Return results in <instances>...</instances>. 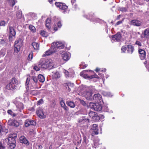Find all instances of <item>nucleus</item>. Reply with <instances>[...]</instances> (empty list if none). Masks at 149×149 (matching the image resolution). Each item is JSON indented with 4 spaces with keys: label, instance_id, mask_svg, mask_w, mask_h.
I'll return each instance as SVG.
<instances>
[{
    "label": "nucleus",
    "instance_id": "nucleus-62",
    "mask_svg": "<svg viewBox=\"0 0 149 149\" xmlns=\"http://www.w3.org/2000/svg\"><path fill=\"white\" fill-rule=\"evenodd\" d=\"M5 147L2 146V145L1 142H0V149H4Z\"/></svg>",
    "mask_w": 149,
    "mask_h": 149
},
{
    "label": "nucleus",
    "instance_id": "nucleus-20",
    "mask_svg": "<svg viewBox=\"0 0 149 149\" xmlns=\"http://www.w3.org/2000/svg\"><path fill=\"white\" fill-rule=\"evenodd\" d=\"M16 107L17 110L20 112H21L22 110H23L24 108L23 103L21 102H19L16 105Z\"/></svg>",
    "mask_w": 149,
    "mask_h": 149
},
{
    "label": "nucleus",
    "instance_id": "nucleus-5",
    "mask_svg": "<svg viewBox=\"0 0 149 149\" xmlns=\"http://www.w3.org/2000/svg\"><path fill=\"white\" fill-rule=\"evenodd\" d=\"M55 4L57 7L62 10H66L68 8V6L64 3L56 2Z\"/></svg>",
    "mask_w": 149,
    "mask_h": 149
},
{
    "label": "nucleus",
    "instance_id": "nucleus-25",
    "mask_svg": "<svg viewBox=\"0 0 149 149\" xmlns=\"http://www.w3.org/2000/svg\"><path fill=\"white\" fill-rule=\"evenodd\" d=\"M6 88L8 90H12L13 89H16V88L14 86H13V85H12V83L10 82L6 86Z\"/></svg>",
    "mask_w": 149,
    "mask_h": 149
},
{
    "label": "nucleus",
    "instance_id": "nucleus-27",
    "mask_svg": "<svg viewBox=\"0 0 149 149\" xmlns=\"http://www.w3.org/2000/svg\"><path fill=\"white\" fill-rule=\"evenodd\" d=\"M52 74L53 77L55 78H58L60 77V75L59 73L57 71H55L54 72H52Z\"/></svg>",
    "mask_w": 149,
    "mask_h": 149
},
{
    "label": "nucleus",
    "instance_id": "nucleus-45",
    "mask_svg": "<svg viewBox=\"0 0 149 149\" xmlns=\"http://www.w3.org/2000/svg\"><path fill=\"white\" fill-rule=\"evenodd\" d=\"M79 100L81 104H82L84 106H85L86 105V103L83 100H81V99H79Z\"/></svg>",
    "mask_w": 149,
    "mask_h": 149
},
{
    "label": "nucleus",
    "instance_id": "nucleus-19",
    "mask_svg": "<svg viewBox=\"0 0 149 149\" xmlns=\"http://www.w3.org/2000/svg\"><path fill=\"white\" fill-rule=\"evenodd\" d=\"M92 94L93 93L91 92H87L86 93L85 96L87 100H91L93 99Z\"/></svg>",
    "mask_w": 149,
    "mask_h": 149
},
{
    "label": "nucleus",
    "instance_id": "nucleus-40",
    "mask_svg": "<svg viewBox=\"0 0 149 149\" xmlns=\"http://www.w3.org/2000/svg\"><path fill=\"white\" fill-rule=\"evenodd\" d=\"M31 79H32L34 82L36 84L38 82V79L37 77L34 76H32L31 77Z\"/></svg>",
    "mask_w": 149,
    "mask_h": 149
},
{
    "label": "nucleus",
    "instance_id": "nucleus-15",
    "mask_svg": "<svg viewBox=\"0 0 149 149\" xmlns=\"http://www.w3.org/2000/svg\"><path fill=\"white\" fill-rule=\"evenodd\" d=\"M121 38V35L119 33H118L116 35L113 36L112 37V40L116 41H119Z\"/></svg>",
    "mask_w": 149,
    "mask_h": 149
},
{
    "label": "nucleus",
    "instance_id": "nucleus-8",
    "mask_svg": "<svg viewBox=\"0 0 149 149\" xmlns=\"http://www.w3.org/2000/svg\"><path fill=\"white\" fill-rule=\"evenodd\" d=\"M8 124L9 125L17 127L19 125V123L17 120H14L10 119L8 120Z\"/></svg>",
    "mask_w": 149,
    "mask_h": 149
},
{
    "label": "nucleus",
    "instance_id": "nucleus-48",
    "mask_svg": "<svg viewBox=\"0 0 149 149\" xmlns=\"http://www.w3.org/2000/svg\"><path fill=\"white\" fill-rule=\"evenodd\" d=\"M83 140L86 144H87V143H88V140L86 136H85L83 138Z\"/></svg>",
    "mask_w": 149,
    "mask_h": 149
},
{
    "label": "nucleus",
    "instance_id": "nucleus-12",
    "mask_svg": "<svg viewBox=\"0 0 149 149\" xmlns=\"http://www.w3.org/2000/svg\"><path fill=\"white\" fill-rule=\"evenodd\" d=\"M37 115L41 118H44L45 117L43 112L42 109L41 108H38L36 111Z\"/></svg>",
    "mask_w": 149,
    "mask_h": 149
},
{
    "label": "nucleus",
    "instance_id": "nucleus-30",
    "mask_svg": "<svg viewBox=\"0 0 149 149\" xmlns=\"http://www.w3.org/2000/svg\"><path fill=\"white\" fill-rule=\"evenodd\" d=\"M67 105L71 108H74L75 107V104L74 103L71 101H68L66 102Z\"/></svg>",
    "mask_w": 149,
    "mask_h": 149
},
{
    "label": "nucleus",
    "instance_id": "nucleus-61",
    "mask_svg": "<svg viewBox=\"0 0 149 149\" xmlns=\"http://www.w3.org/2000/svg\"><path fill=\"white\" fill-rule=\"evenodd\" d=\"M62 24L60 22H59L57 23V26L59 28H60L62 26Z\"/></svg>",
    "mask_w": 149,
    "mask_h": 149
},
{
    "label": "nucleus",
    "instance_id": "nucleus-44",
    "mask_svg": "<svg viewBox=\"0 0 149 149\" xmlns=\"http://www.w3.org/2000/svg\"><path fill=\"white\" fill-rule=\"evenodd\" d=\"M64 72L65 74L66 77H69V72L66 70H64Z\"/></svg>",
    "mask_w": 149,
    "mask_h": 149
},
{
    "label": "nucleus",
    "instance_id": "nucleus-52",
    "mask_svg": "<svg viewBox=\"0 0 149 149\" xmlns=\"http://www.w3.org/2000/svg\"><path fill=\"white\" fill-rule=\"evenodd\" d=\"M4 127H2V126L0 125V134L2 132L4 131Z\"/></svg>",
    "mask_w": 149,
    "mask_h": 149
},
{
    "label": "nucleus",
    "instance_id": "nucleus-13",
    "mask_svg": "<svg viewBox=\"0 0 149 149\" xmlns=\"http://www.w3.org/2000/svg\"><path fill=\"white\" fill-rule=\"evenodd\" d=\"M141 24V22L140 20L137 19H133L131 20L130 23V24L131 25L137 26H140Z\"/></svg>",
    "mask_w": 149,
    "mask_h": 149
},
{
    "label": "nucleus",
    "instance_id": "nucleus-47",
    "mask_svg": "<svg viewBox=\"0 0 149 149\" xmlns=\"http://www.w3.org/2000/svg\"><path fill=\"white\" fill-rule=\"evenodd\" d=\"M120 10L123 12H125L127 11V9L125 7H122L120 8Z\"/></svg>",
    "mask_w": 149,
    "mask_h": 149
},
{
    "label": "nucleus",
    "instance_id": "nucleus-60",
    "mask_svg": "<svg viewBox=\"0 0 149 149\" xmlns=\"http://www.w3.org/2000/svg\"><path fill=\"white\" fill-rule=\"evenodd\" d=\"M123 21H120L118 22L115 24V26H116L118 25H119L122 23Z\"/></svg>",
    "mask_w": 149,
    "mask_h": 149
},
{
    "label": "nucleus",
    "instance_id": "nucleus-46",
    "mask_svg": "<svg viewBox=\"0 0 149 149\" xmlns=\"http://www.w3.org/2000/svg\"><path fill=\"white\" fill-rule=\"evenodd\" d=\"M87 66V64H84L83 65V64H81L80 65V68L81 69H83L86 68Z\"/></svg>",
    "mask_w": 149,
    "mask_h": 149
},
{
    "label": "nucleus",
    "instance_id": "nucleus-63",
    "mask_svg": "<svg viewBox=\"0 0 149 149\" xmlns=\"http://www.w3.org/2000/svg\"><path fill=\"white\" fill-rule=\"evenodd\" d=\"M62 107L66 111H68L69 109L68 107L66 105L64 106V107Z\"/></svg>",
    "mask_w": 149,
    "mask_h": 149
},
{
    "label": "nucleus",
    "instance_id": "nucleus-31",
    "mask_svg": "<svg viewBox=\"0 0 149 149\" xmlns=\"http://www.w3.org/2000/svg\"><path fill=\"white\" fill-rule=\"evenodd\" d=\"M51 19L49 18H47L46 20V26L48 29L50 28Z\"/></svg>",
    "mask_w": 149,
    "mask_h": 149
},
{
    "label": "nucleus",
    "instance_id": "nucleus-28",
    "mask_svg": "<svg viewBox=\"0 0 149 149\" xmlns=\"http://www.w3.org/2000/svg\"><path fill=\"white\" fill-rule=\"evenodd\" d=\"M32 45L33 46L34 49L38 50L39 49V45L38 43L36 42H33L32 44Z\"/></svg>",
    "mask_w": 149,
    "mask_h": 149
},
{
    "label": "nucleus",
    "instance_id": "nucleus-55",
    "mask_svg": "<svg viewBox=\"0 0 149 149\" xmlns=\"http://www.w3.org/2000/svg\"><path fill=\"white\" fill-rule=\"evenodd\" d=\"M56 104L55 102V101H52L51 104V106L52 107H54Z\"/></svg>",
    "mask_w": 149,
    "mask_h": 149
},
{
    "label": "nucleus",
    "instance_id": "nucleus-14",
    "mask_svg": "<svg viewBox=\"0 0 149 149\" xmlns=\"http://www.w3.org/2000/svg\"><path fill=\"white\" fill-rule=\"evenodd\" d=\"M63 86L68 92H70L71 91V88L73 87L74 84L72 83L68 82L64 84Z\"/></svg>",
    "mask_w": 149,
    "mask_h": 149
},
{
    "label": "nucleus",
    "instance_id": "nucleus-21",
    "mask_svg": "<svg viewBox=\"0 0 149 149\" xmlns=\"http://www.w3.org/2000/svg\"><path fill=\"white\" fill-rule=\"evenodd\" d=\"M101 96L99 94H94L93 99L95 102H98L101 99Z\"/></svg>",
    "mask_w": 149,
    "mask_h": 149
},
{
    "label": "nucleus",
    "instance_id": "nucleus-1",
    "mask_svg": "<svg viewBox=\"0 0 149 149\" xmlns=\"http://www.w3.org/2000/svg\"><path fill=\"white\" fill-rule=\"evenodd\" d=\"M54 65L53 61L51 59L41 60L38 64L39 67L43 69H51L53 68Z\"/></svg>",
    "mask_w": 149,
    "mask_h": 149
},
{
    "label": "nucleus",
    "instance_id": "nucleus-59",
    "mask_svg": "<svg viewBox=\"0 0 149 149\" xmlns=\"http://www.w3.org/2000/svg\"><path fill=\"white\" fill-rule=\"evenodd\" d=\"M136 44L138 45L139 46H141L142 45L141 43L138 41H136Z\"/></svg>",
    "mask_w": 149,
    "mask_h": 149
},
{
    "label": "nucleus",
    "instance_id": "nucleus-32",
    "mask_svg": "<svg viewBox=\"0 0 149 149\" xmlns=\"http://www.w3.org/2000/svg\"><path fill=\"white\" fill-rule=\"evenodd\" d=\"M8 149H13L16 146L15 143H8Z\"/></svg>",
    "mask_w": 149,
    "mask_h": 149
},
{
    "label": "nucleus",
    "instance_id": "nucleus-43",
    "mask_svg": "<svg viewBox=\"0 0 149 149\" xmlns=\"http://www.w3.org/2000/svg\"><path fill=\"white\" fill-rule=\"evenodd\" d=\"M9 3L10 5L13 6L15 4V3L14 0H8Z\"/></svg>",
    "mask_w": 149,
    "mask_h": 149
},
{
    "label": "nucleus",
    "instance_id": "nucleus-50",
    "mask_svg": "<svg viewBox=\"0 0 149 149\" xmlns=\"http://www.w3.org/2000/svg\"><path fill=\"white\" fill-rule=\"evenodd\" d=\"M7 42V40L4 39H1V40L0 43L2 44H3L6 43Z\"/></svg>",
    "mask_w": 149,
    "mask_h": 149
},
{
    "label": "nucleus",
    "instance_id": "nucleus-23",
    "mask_svg": "<svg viewBox=\"0 0 149 149\" xmlns=\"http://www.w3.org/2000/svg\"><path fill=\"white\" fill-rule=\"evenodd\" d=\"M22 41L21 39H19L17 40H16L14 43V46L17 45V46L21 47L22 45Z\"/></svg>",
    "mask_w": 149,
    "mask_h": 149
},
{
    "label": "nucleus",
    "instance_id": "nucleus-6",
    "mask_svg": "<svg viewBox=\"0 0 149 149\" xmlns=\"http://www.w3.org/2000/svg\"><path fill=\"white\" fill-rule=\"evenodd\" d=\"M10 33L9 34V40L10 41H12V36H14L16 35V32L15 31L14 28L13 27L10 26L9 27Z\"/></svg>",
    "mask_w": 149,
    "mask_h": 149
},
{
    "label": "nucleus",
    "instance_id": "nucleus-10",
    "mask_svg": "<svg viewBox=\"0 0 149 149\" xmlns=\"http://www.w3.org/2000/svg\"><path fill=\"white\" fill-rule=\"evenodd\" d=\"M88 70L83 71L80 73V75L81 76L83 77L85 79H91L93 77H97L98 76L97 75H95V76L94 75L93 76H91V77L89 76H88L86 74V72H88Z\"/></svg>",
    "mask_w": 149,
    "mask_h": 149
},
{
    "label": "nucleus",
    "instance_id": "nucleus-49",
    "mask_svg": "<svg viewBox=\"0 0 149 149\" xmlns=\"http://www.w3.org/2000/svg\"><path fill=\"white\" fill-rule=\"evenodd\" d=\"M43 101L42 99H41L37 102V104L38 105H40L43 103Z\"/></svg>",
    "mask_w": 149,
    "mask_h": 149
},
{
    "label": "nucleus",
    "instance_id": "nucleus-3",
    "mask_svg": "<svg viewBox=\"0 0 149 149\" xmlns=\"http://www.w3.org/2000/svg\"><path fill=\"white\" fill-rule=\"evenodd\" d=\"M52 47L56 52L59 49H63L64 47V44L61 41L54 42L52 43Z\"/></svg>",
    "mask_w": 149,
    "mask_h": 149
},
{
    "label": "nucleus",
    "instance_id": "nucleus-24",
    "mask_svg": "<svg viewBox=\"0 0 149 149\" xmlns=\"http://www.w3.org/2000/svg\"><path fill=\"white\" fill-rule=\"evenodd\" d=\"M17 80L15 78H13L11 80L10 82L12 83V85L14 86L15 87L17 88Z\"/></svg>",
    "mask_w": 149,
    "mask_h": 149
},
{
    "label": "nucleus",
    "instance_id": "nucleus-58",
    "mask_svg": "<svg viewBox=\"0 0 149 149\" xmlns=\"http://www.w3.org/2000/svg\"><path fill=\"white\" fill-rule=\"evenodd\" d=\"M30 81V78H29L27 77L26 79V85H28L29 84Z\"/></svg>",
    "mask_w": 149,
    "mask_h": 149
},
{
    "label": "nucleus",
    "instance_id": "nucleus-41",
    "mask_svg": "<svg viewBox=\"0 0 149 149\" xmlns=\"http://www.w3.org/2000/svg\"><path fill=\"white\" fill-rule=\"evenodd\" d=\"M71 3L72 5L74 6V7L76 8L77 6V5L76 3V1L75 0H71Z\"/></svg>",
    "mask_w": 149,
    "mask_h": 149
},
{
    "label": "nucleus",
    "instance_id": "nucleus-22",
    "mask_svg": "<svg viewBox=\"0 0 149 149\" xmlns=\"http://www.w3.org/2000/svg\"><path fill=\"white\" fill-rule=\"evenodd\" d=\"M142 35L143 36V38L149 39V28L146 29Z\"/></svg>",
    "mask_w": 149,
    "mask_h": 149
},
{
    "label": "nucleus",
    "instance_id": "nucleus-4",
    "mask_svg": "<svg viewBox=\"0 0 149 149\" xmlns=\"http://www.w3.org/2000/svg\"><path fill=\"white\" fill-rule=\"evenodd\" d=\"M89 106L91 109H93L95 110L100 111L102 109V106L100 104L98 103H97L95 104L90 102L89 103Z\"/></svg>",
    "mask_w": 149,
    "mask_h": 149
},
{
    "label": "nucleus",
    "instance_id": "nucleus-11",
    "mask_svg": "<svg viewBox=\"0 0 149 149\" xmlns=\"http://www.w3.org/2000/svg\"><path fill=\"white\" fill-rule=\"evenodd\" d=\"M60 53L61 54V56L62 58L64 61H67L70 58V56L69 54L66 52L61 51H60Z\"/></svg>",
    "mask_w": 149,
    "mask_h": 149
},
{
    "label": "nucleus",
    "instance_id": "nucleus-35",
    "mask_svg": "<svg viewBox=\"0 0 149 149\" xmlns=\"http://www.w3.org/2000/svg\"><path fill=\"white\" fill-rule=\"evenodd\" d=\"M40 34L42 36L44 37H47L48 36V33L44 30L41 31Z\"/></svg>",
    "mask_w": 149,
    "mask_h": 149
},
{
    "label": "nucleus",
    "instance_id": "nucleus-2",
    "mask_svg": "<svg viewBox=\"0 0 149 149\" xmlns=\"http://www.w3.org/2000/svg\"><path fill=\"white\" fill-rule=\"evenodd\" d=\"M17 137V134L16 133L13 134L9 135L8 138H6L4 141V143L8 144V143H15V139Z\"/></svg>",
    "mask_w": 149,
    "mask_h": 149
},
{
    "label": "nucleus",
    "instance_id": "nucleus-34",
    "mask_svg": "<svg viewBox=\"0 0 149 149\" xmlns=\"http://www.w3.org/2000/svg\"><path fill=\"white\" fill-rule=\"evenodd\" d=\"M29 28L31 31L33 33H35L36 31L35 27L31 25H30L29 26Z\"/></svg>",
    "mask_w": 149,
    "mask_h": 149
},
{
    "label": "nucleus",
    "instance_id": "nucleus-42",
    "mask_svg": "<svg viewBox=\"0 0 149 149\" xmlns=\"http://www.w3.org/2000/svg\"><path fill=\"white\" fill-rule=\"evenodd\" d=\"M89 120L87 118H84L82 119H81L80 120V122L84 123V122H88Z\"/></svg>",
    "mask_w": 149,
    "mask_h": 149
},
{
    "label": "nucleus",
    "instance_id": "nucleus-29",
    "mask_svg": "<svg viewBox=\"0 0 149 149\" xmlns=\"http://www.w3.org/2000/svg\"><path fill=\"white\" fill-rule=\"evenodd\" d=\"M21 48V47H18L17 45L14 46V54L15 55H16L17 53L19 51Z\"/></svg>",
    "mask_w": 149,
    "mask_h": 149
},
{
    "label": "nucleus",
    "instance_id": "nucleus-18",
    "mask_svg": "<svg viewBox=\"0 0 149 149\" xmlns=\"http://www.w3.org/2000/svg\"><path fill=\"white\" fill-rule=\"evenodd\" d=\"M53 47H52L49 50L46 51L45 52V54L42 55V57L46 56L52 54L53 53L55 52L53 48Z\"/></svg>",
    "mask_w": 149,
    "mask_h": 149
},
{
    "label": "nucleus",
    "instance_id": "nucleus-64",
    "mask_svg": "<svg viewBox=\"0 0 149 149\" xmlns=\"http://www.w3.org/2000/svg\"><path fill=\"white\" fill-rule=\"evenodd\" d=\"M7 112L8 113L11 115H13V112L12 111L10 110H8Z\"/></svg>",
    "mask_w": 149,
    "mask_h": 149
},
{
    "label": "nucleus",
    "instance_id": "nucleus-39",
    "mask_svg": "<svg viewBox=\"0 0 149 149\" xmlns=\"http://www.w3.org/2000/svg\"><path fill=\"white\" fill-rule=\"evenodd\" d=\"M33 57V53L32 52H31L29 54L28 57V60L29 61H31Z\"/></svg>",
    "mask_w": 149,
    "mask_h": 149
},
{
    "label": "nucleus",
    "instance_id": "nucleus-37",
    "mask_svg": "<svg viewBox=\"0 0 149 149\" xmlns=\"http://www.w3.org/2000/svg\"><path fill=\"white\" fill-rule=\"evenodd\" d=\"M16 17L17 19H19L22 17V12L21 11H18L16 14Z\"/></svg>",
    "mask_w": 149,
    "mask_h": 149
},
{
    "label": "nucleus",
    "instance_id": "nucleus-16",
    "mask_svg": "<svg viewBox=\"0 0 149 149\" xmlns=\"http://www.w3.org/2000/svg\"><path fill=\"white\" fill-rule=\"evenodd\" d=\"M19 141L20 143H24L26 145L29 144V143L28 140L24 136H21L19 138Z\"/></svg>",
    "mask_w": 149,
    "mask_h": 149
},
{
    "label": "nucleus",
    "instance_id": "nucleus-54",
    "mask_svg": "<svg viewBox=\"0 0 149 149\" xmlns=\"http://www.w3.org/2000/svg\"><path fill=\"white\" fill-rule=\"evenodd\" d=\"M6 24V22L4 21H1L0 23V26H5Z\"/></svg>",
    "mask_w": 149,
    "mask_h": 149
},
{
    "label": "nucleus",
    "instance_id": "nucleus-56",
    "mask_svg": "<svg viewBox=\"0 0 149 149\" xmlns=\"http://www.w3.org/2000/svg\"><path fill=\"white\" fill-rule=\"evenodd\" d=\"M40 68H41V67H39L38 66H35L33 68V69L36 70L38 71H39L40 70Z\"/></svg>",
    "mask_w": 149,
    "mask_h": 149
},
{
    "label": "nucleus",
    "instance_id": "nucleus-7",
    "mask_svg": "<svg viewBox=\"0 0 149 149\" xmlns=\"http://www.w3.org/2000/svg\"><path fill=\"white\" fill-rule=\"evenodd\" d=\"M92 135L94 136L98 134V125L96 124H93L92 125Z\"/></svg>",
    "mask_w": 149,
    "mask_h": 149
},
{
    "label": "nucleus",
    "instance_id": "nucleus-51",
    "mask_svg": "<svg viewBox=\"0 0 149 149\" xmlns=\"http://www.w3.org/2000/svg\"><path fill=\"white\" fill-rule=\"evenodd\" d=\"M94 145L95 146H97L99 144V141L98 140H95L94 141Z\"/></svg>",
    "mask_w": 149,
    "mask_h": 149
},
{
    "label": "nucleus",
    "instance_id": "nucleus-9",
    "mask_svg": "<svg viewBox=\"0 0 149 149\" xmlns=\"http://www.w3.org/2000/svg\"><path fill=\"white\" fill-rule=\"evenodd\" d=\"M36 125V121L33 120L28 119L26 120L25 122V125L26 127H28L30 125L35 126Z\"/></svg>",
    "mask_w": 149,
    "mask_h": 149
},
{
    "label": "nucleus",
    "instance_id": "nucleus-38",
    "mask_svg": "<svg viewBox=\"0 0 149 149\" xmlns=\"http://www.w3.org/2000/svg\"><path fill=\"white\" fill-rule=\"evenodd\" d=\"M100 119V117L98 116L97 113H96V115L92 119L93 120L95 121H98Z\"/></svg>",
    "mask_w": 149,
    "mask_h": 149
},
{
    "label": "nucleus",
    "instance_id": "nucleus-26",
    "mask_svg": "<svg viewBox=\"0 0 149 149\" xmlns=\"http://www.w3.org/2000/svg\"><path fill=\"white\" fill-rule=\"evenodd\" d=\"M127 51L128 53L132 54L133 52L134 48L131 45H128L127 46Z\"/></svg>",
    "mask_w": 149,
    "mask_h": 149
},
{
    "label": "nucleus",
    "instance_id": "nucleus-33",
    "mask_svg": "<svg viewBox=\"0 0 149 149\" xmlns=\"http://www.w3.org/2000/svg\"><path fill=\"white\" fill-rule=\"evenodd\" d=\"M38 79L41 82H44L45 80L44 77L42 74H40L38 76Z\"/></svg>",
    "mask_w": 149,
    "mask_h": 149
},
{
    "label": "nucleus",
    "instance_id": "nucleus-53",
    "mask_svg": "<svg viewBox=\"0 0 149 149\" xmlns=\"http://www.w3.org/2000/svg\"><path fill=\"white\" fill-rule=\"evenodd\" d=\"M127 48L126 47L123 46L121 48V51L122 52H125Z\"/></svg>",
    "mask_w": 149,
    "mask_h": 149
},
{
    "label": "nucleus",
    "instance_id": "nucleus-36",
    "mask_svg": "<svg viewBox=\"0 0 149 149\" xmlns=\"http://www.w3.org/2000/svg\"><path fill=\"white\" fill-rule=\"evenodd\" d=\"M97 113L92 111H90L88 113V115L89 116L92 118V119L96 115V114Z\"/></svg>",
    "mask_w": 149,
    "mask_h": 149
},
{
    "label": "nucleus",
    "instance_id": "nucleus-17",
    "mask_svg": "<svg viewBox=\"0 0 149 149\" xmlns=\"http://www.w3.org/2000/svg\"><path fill=\"white\" fill-rule=\"evenodd\" d=\"M139 52L140 54L139 56L141 59H144L146 56L145 51L143 49H140L139 50Z\"/></svg>",
    "mask_w": 149,
    "mask_h": 149
},
{
    "label": "nucleus",
    "instance_id": "nucleus-57",
    "mask_svg": "<svg viewBox=\"0 0 149 149\" xmlns=\"http://www.w3.org/2000/svg\"><path fill=\"white\" fill-rule=\"evenodd\" d=\"M60 104L62 107H64V106L65 105V104L63 100L61 101L60 102Z\"/></svg>",
    "mask_w": 149,
    "mask_h": 149
}]
</instances>
